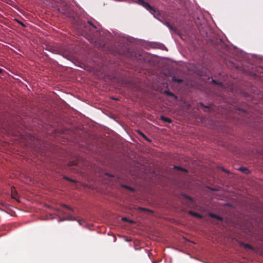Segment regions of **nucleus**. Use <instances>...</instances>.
<instances>
[{
  "label": "nucleus",
  "instance_id": "obj_1",
  "mask_svg": "<svg viewBox=\"0 0 263 263\" xmlns=\"http://www.w3.org/2000/svg\"><path fill=\"white\" fill-rule=\"evenodd\" d=\"M134 2L142 6L152 14L156 13L157 11V10L154 7H152L148 3L144 2L143 0H134Z\"/></svg>",
  "mask_w": 263,
  "mask_h": 263
},
{
  "label": "nucleus",
  "instance_id": "obj_2",
  "mask_svg": "<svg viewBox=\"0 0 263 263\" xmlns=\"http://www.w3.org/2000/svg\"><path fill=\"white\" fill-rule=\"evenodd\" d=\"M11 197L13 199H14L16 201L20 202L18 199V194L17 192L16 191L15 188L14 187H11Z\"/></svg>",
  "mask_w": 263,
  "mask_h": 263
},
{
  "label": "nucleus",
  "instance_id": "obj_3",
  "mask_svg": "<svg viewBox=\"0 0 263 263\" xmlns=\"http://www.w3.org/2000/svg\"><path fill=\"white\" fill-rule=\"evenodd\" d=\"M137 133H138V134L139 135L142 136L145 140H146L148 142H152V140L150 139H149L144 133H143L140 130H137Z\"/></svg>",
  "mask_w": 263,
  "mask_h": 263
},
{
  "label": "nucleus",
  "instance_id": "obj_4",
  "mask_svg": "<svg viewBox=\"0 0 263 263\" xmlns=\"http://www.w3.org/2000/svg\"><path fill=\"white\" fill-rule=\"evenodd\" d=\"M189 213L191 215H192L195 217H197V218H202V216L197 213V212H194V211H190Z\"/></svg>",
  "mask_w": 263,
  "mask_h": 263
},
{
  "label": "nucleus",
  "instance_id": "obj_5",
  "mask_svg": "<svg viewBox=\"0 0 263 263\" xmlns=\"http://www.w3.org/2000/svg\"><path fill=\"white\" fill-rule=\"evenodd\" d=\"M160 119L165 122H167L168 123H171L172 122V120L171 119L169 118H167V117H164L163 116H161L160 117Z\"/></svg>",
  "mask_w": 263,
  "mask_h": 263
},
{
  "label": "nucleus",
  "instance_id": "obj_6",
  "mask_svg": "<svg viewBox=\"0 0 263 263\" xmlns=\"http://www.w3.org/2000/svg\"><path fill=\"white\" fill-rule=\"evenodd\" d=\"M164 93L168 96L174 97L175 99L177 98V97L171 91L168 90H165Z\"/></svg>",
  "mask_w": 263,
  "mask_h": 263
},
{
  "label": "nucleus",
  "instance_id": "obj_7",
  "mask_svg": "<svg viewBox=\"0 0 263 263\" xmlns=\"http://www.w3.org/2000/svg\"><path fill=\"white\" fill-rule=\"evenodd\" d=\"M241 245L245 247V248H246L247 249H249V250H254L253 247L252 246H251V245H250L249 244L242 243Z\"/></svg>",
  "mask_w": 263,
  "mask_h": 263
},
{
  "label": "nucleus",
  "instance_id": "obj_8",
  "mask_svg": "<svg viewBox=\"0 0 263 263\" xmlns=\"http://www.w3.org/2000/svg\"><path fill=\"white\" fill-rule=\"evenodd\" d=\"M23 181L26 184H30L32 182V180L30 177H26L24 178Z\"/></svg>",
  "mask_w": 263,
  "mask_h": 263
},
{
  "label": "nucleus",
  "instance_id": "obj_9",
  "mask_svg": "<svg viewBox=\"0 0 263 263\" xmlns=\"http://www.w3.org/2000/svg\"><path fill=\"white\" fill-rule=\"evenodd\" d=\"M163 24L165 25L171 30H175V29L167 21H165Z\"/></svg>",
  "mask_w": 263,
  "mask_h": 263
},
{
  "label": "nucleus",
  "instance_id": "obj_10",
  "mask_svg": "<svg viewBox=\"0 0 263 263\" xmlns=\"http://www.w3.org/2000/svg\"><path fill=\"white\" fill-rule=\"evenodd\" d=\"M172 80H173V81L178 83H181L183 82V80L182 79H179V78H176L175 77L172 78Z\"/></svg>",
  "mask_w": 263,
  "mask_h": 263
},
{
  "label": "nucleus",
  "instance_id": "obj_11",
  "mask_svg": "<svg viewBox=\"0 0 263 263\" xmlns=\"http://www.w3.org/2000/svg\"><path fill=\"white\" fill-rule=\"evenodd\" d=\"M239 170L245 174H248L249 173V170L247 167H241Z\"/></svg>",
  "mask_w": 263,
  "mask_h": 263
},
{
  "label": "nucleus",
  "instance_id": "obj_12",
  "mask_svg": "<svg viewBox=\"0 0 263 263\" xmlns=\"http://www.w3.org/2000/svg\"><path fill=\"white\" fill-rule=\"evenodd\" d=\"M174 168L175 170H180V171H183V172H187V171H186V169L183 168H182V167H181V166H174Z\"/></svg>",
  "mask_w": 263,
  "mask_h": 263
},
{
  "label": "nucleus",
  "instance_id": "obj_13",
  "mask_svg": "<svg viewBox=\"0 0 263 263\" xmlns=\"http://www.w3.org/2000/svg\"><path fill=\"white\" fill-rule=\"evenodd\" d=\"M63 178L65 180H67L70 182H73V183H75L76 182V180H73V179H70L65 176H63Z\"/></svg>",
  "mask_w": 263,
  "mask_h": 263
},
{
  "label": "nucleus",
  "instance_id": "obj_14",
  "mask_svg": "<svg viewBox=\"0 0 263 263\" xmlns=\"http://www.w3.org/2000/svg\"><path fill=\"white\" fill-rule=\"evenodd\" d=\"M66 219H67L68 220H75L76 218L71 215H69L67 216V217L66 218Z\"/></svg>",
  "mask_w": 263,
  "mask_h": 263
},
{
  "label": "nucleus",
  "instance_id": "obj_15",
  "mask_svg": "<svg viewBox=\"0 0 263 263\" xmlns=\"http://www.w3.org/2000/svg\"><path fill=\"white\" fill-rule=\"evenodd\" d=\"M123 186L124 188H125V189H127V190H130V191H132V192H134V191H135V190H134V189L133 188L131 187H130V186H127V185H123Z\"/></svg>",
  "mask_w": 263,
  "mask_h": 263
},
{
  "label": "nucleus",
  "instance_id": "obj_16",
  "mask_svg": "<svg viewBox=\"0 0 263 263\" xmlns=\"http://www.w3.org/2000/svg\"><path fill=\"white\" fill-rule=\"evenodd\" d=\"M209 215L210 217L215 218L217 215L212 213H210Z\"/></svg>",
  "mask_w": 263,
  "mask_h": 263
},
{
  "label": "nucleus",
  "instance_id": "obj_17",
  "mask_svg": "<svg viewBox=\"0 0 263 263\" xmlns=\"http://www.w3.org/2000/svg\"><path fill=\"white\" fill-rule=\"evenodd\" d=\"M215 219H216L217 220H218L219 221L223 220V218L220 216L217 215H216Z\"/></svg>",
  "mask_w": 263,
  "mask_h": 263
},
{
  "label": "nucleus",
  "instance_id": "obj_18",
  "mask_svg": "<svg viewBox=\"0 0 263 263\" xmlns=\"http://www.w3.org/2000/svg\"><path fill=\"white\" fill-rule=\"evenodd\" d=\"M200 105H201L202 107H204L205 108L208 109L209 111H210V110L211 108H210V107H209V106H205V105H204L202 103H200Z\"/></svg>",
  "mask_w": 263,
  "mask_h": 263
},
{
  "label": "nucleus",
  "instance_id": "obj_19",
  "mask_svg": "<svg viewBox=\"0 0 263 263\" xmlns=\"http://www.w3.org/2000/svg\"><path fill=\"white\" fill-rule=\"evenodd\" d=\"M69 165H76L75 162H69Z\"/></svg>",
  "mask_w": 263,
  "mask_h": 263
},
{
  "label": "nucleus",
  "instance_id": "obj_20",
  "mask_svg": "<svg viewBox=\"0 0 263 263\" xmlns=\"http://www.w3.org/2000/svg\"><path fill=\"white\" fill-rule=\"evenodd\" d=\"M66 208L70 210L73 211V209L72 208H71L70 206H69V205H67L66 206Z\"/></svg>",
  "mask_w": 263,
  "mask_h": 263
},
{
  "label": "nucleus",
  "instance_id": "obj_21",
  "mask_svg": "<svg viewBox=\"0 0 263 263\" xmlns=\"http://www.w3.org/2000/svg\"><path fill=\"white\" fill-rule=\"evenodd\" d=\"M88 24H89V25L92 26L93 27L96 28V26H94L91 23H90L89 21H88Z\"/></svg>",
  "mask_w": 263,
  "mask_h": 263
},
{
  "label": "nucleus",
  "instance_id": "obj_22",
  "mask_svg": "<svg viewBox=\"0 0 263 263\" xmlns=\"http://www.w3.org/2000/svg\"><path fill=\"white\" fill-rule=\"evenodd\" d=\"M84 27L86 29H87V27H88L87 25V24L84 25ZM84 32H86V30H84Z\"/></svg>",
  "mask_w": 263,
  "mask_h": 263
},
{
  "label": "nucleus",
  "instance_id": "obj_23",
  "mask_svg": "<svg viewBox=\"0 0 263 263\" xmlns=\"http://www.w3.org/2000/svg\"><path fill=\"white\" fill-rule=\"evenodd\" d=\"M133 54H135V56L137 58V55H138V53H132V55H133ZM138 55L140 57L141 55L140 54L138 53Z\"/></svg>",
  "mask_w": 263,
  "mask_h": 263
},
{
  "label": "nucleus",
  "instance_id": "obj_24",
  "mask_svg": "<svg viewBox=\"0 0 263 263\" xmlns=\"http://www.w3.org/2000/svg\"><path fill=\"white\" fill-rule=\"evenodd\" d=\"M212 82H213V83H214V84H217V82H216L215 80H212Z\"/></svg>",
  "mask_w": 263,
  "mask_h": 263
},
{
  "label": "nucleus",
  "instance_id": "obj_25",
  "mask_svg": "<svg viewBox=\"0 0 263 263\" xmlns=\"http://www.w3.org/2000/svg\"><path fill=\"white\" fill-rule=\"evenodd\" d=\"M62 206H63V207H64V208H66V206H67V205L65 204H62Z\"/></svg>",
  "mask_w": 263,
  "mask_h": 263
},
{
  "label": "nucleus",
  "instance_id": "obj_26",
  "mask_svg": "<svg viewBox=\"0 0 263 263\" xmlns=\"http://www.w3.org/2000/svg\"><path fill=\"white\" fill-rule=\"evenodd\" d=\"M122 219H123V220H124V221H127V218H125H125H122Z\"/></svg>",
  "mask_w": 263,
  "mask_h": 263
},
{
  "label": "nucleus",
  "instance_id": "obj_27",
  "mask_svg": "<svg viewBox=\"0 0 263 263\" xmlns=\"http://www.w3.org/2000/svg\"><path fill=\"white\" fill-rule=\"evenodd\" d=\"M2 71H3V69L0 68V73H2Z\"/></svg>",
  "mask_w": 263,
  "mask_h": 263
},
{
  "label": "nucleus",
  "instance_id": "obj_28",
  "mask_svg": "<svg viewBox=\"0 0 263 263\" xmlns=\"http://www.w3.org/2000/svg\"><path fill=\"white\" fill-rule=\"evenodd\" d=\"M141 209L142 210H145V209H144V208H141Z\"/></svg>",
  "mask_w": 263,
  "mask_h": 263
},
{
  "label": "nucleus",
  "instance_id": "obj_29",
  "mask_svg": "<svg viewBox=\"0 0 263 263\" xmlns=\"http://www.w3.org/2000/svg\"><path fill=\"white\" fill-rule=\"evenodd\" d=\"M187 198L189 199H191V198L189 197H187Z\"/></svg>",
  "mask_w": 263,
  "mask_h": 263
},
{
  "label": "nucleus",
  "instance_id": "obj_30",
  "mask_svg": "<svg viewBox=\"0 0 263 263\" xmlns=\"http://www.w3.org/2000/svg\"><path fill=\"white\" fill-rule=\"evenodd\" d=\"M187 198L189 199H191V198L189 197H187Z\"/></svg>",
  "mask_w": 263,
  "mask_h": 263
},
{
  "label": "nucleus",
  "instance_id": "obj_31",
  "mask_svg": "<svg viewBox=\"0 0 263 263\" xmlns=\"http://www.w3.org/2000/svg\"><path fill=\"white\" fill-rule=\"evenodd\" d=\"M187 198L189 199H191V198L189 197H187Z\"/></svg>",
  "mask_w": 263,
  "mask_h": 263
},
{
  "label": "nucleus",
  "instance_id": "obj_32",
  "mask_svg": "<svg viewBox=\"0 0 263 263\" xmlns=\"http://www.w3.org/2000/svg\"><path fill=\"white\" fill-rule=\"evenodd\" d=\"M79 223H80V224H81V221H80V220H79Z\"/></svg>",
  "mask_w": 263,
  "mask_h": 263
}]
</instances>
